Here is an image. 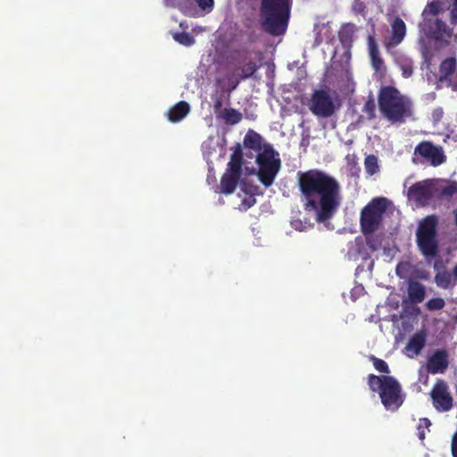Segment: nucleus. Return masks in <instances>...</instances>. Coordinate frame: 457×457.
<instances>
[{
    "instance_id": "nucleus-1",
    "label": "nucleus",
    "mask_w": 457,
    "mask_h": 457,
    "mask_svg": "<svg viewBox=\"0 0 457 457\" xmlns=\"http://www.w3.org/2000/svg\"><path fill=\"white\" fill-rule=\"evenodd\" d=\"M297 185L304 210L313 212L318 223H326L335 216L342 201L341 186L336 178L312 169L297 172Z\"/></svg>"
},
{
    "instance_id": "nucleus-2",
    "label": "nucleus",
    "mask_w": 457,
    "mask_h": 457,
    "mask_svg": "<svg viewBox=\"0 0 457 457\" xmlns=\"http://www.w3.org/2000/svg\"><path fill=\"white\" fill-rule=\"evenodd\" d=\"M378 108L391 123H403L412 114V104L396 87H381L378 96Z\"/></svg>"
},
{
    "instance_id": "nucleus-3",
    "label": "nucleus",
    "mask_w": 457,
    "mask_h": 457,
    "mask_svg": "<svg viewBox=\"0 0 457 457\" xmlns=\"http://www.w3.org/2000/svg\"><path fill=\"white\" fill-rule=\"evenodd\" d=\"M292 0H261L260 17L263 29L272 36L283 35L287 29Z\"/></svg>"
},
{
    "instance_id": "nucleus-4",
    "label": "nucleus",
    "mask_w": 457,
    "mask_h": 457,
    "mask_svg": "<svg viewBox=\"0 0 457 457\" xmlns=\"http://www.w3.org/2000/svg\"><path fill=\"white\" fill-rule=\"evenodd\" d=\"M368 385L372 392H378L381 403L387 410H397L403 403L400 383L391 376H368Z\"/></svg>"
},
{
    "instance_id": "nucleus-5",
    "label": "nucleus",
    "mask_w": 457,
    "mask_h": 457,
    "mask_svg": "<svg viewBox=\"0 0 457 457\" xmlns=\"http://www.w3.org/2000/svg\"><path fill=\"white\" fill-rule=\"evenodd\" d=\"M437 227L438 218L436 215H428L419 223L416 243L419 251L426 260L435 259L439 253Z\"/></svg>"
},
{
    "instance_id": "nucleus-6",
    "label": "nucleus",
    "mask_w": 457,
    "mask_h": 457,
    "mask_svg": "<svg viewBox=\"0 0 457 457\" xmlns=\"http://www.w3.org/2000/svg\"><path fill=\"white\" fill-rule=\"evenodd\" d=\"M388 205L389 200L387 198L378 196L371 199L368 204L362 208L360 217V225L363 235H371L378 229Z\"/></svg>"
},
{
    "instance_id": "nucleus-7",
    "label": "nucleus",
    "mask_w": 457,
    "mask_h": 457,
    "mask_svg": "<svg viewBox=\"0 0 457 457\" xmlns=\"http://www.w3.org/2000/svg\"><path fill=\"white\" fill-rule=\"evenodd\" d=\"M256 162L259 166V180L266 187H270L281 167L278 154L270 145H265L263 150L257 154Z\"/></svg>"
},
{
    "instance_id": "nucleus-8",
    "label": "nucleus",
    "mask_w": 457,
    "mask_h": 457,
    "mask_svg": "<svg viewBox=\"0 0 457 457\" xmlns=\"http://www.w3.org/2000/svg\"><path fill=\"white\" fill-rule=\"evenodd\" d=\"M311 112L318 118H329L339 108L329 89H315L308 102Z\"/></svg>"
},
{
    "instance_id": "nucleus-9",
    "label": "nucleus",
    "mask_w": 457,
    "mask_h": 457,
    "mask_svg": "<svg viewBox=\"0 0 457 457\" xmlns=\"http://www.w3.org/2000/svg\"><path fill=\"white\" fill-rule=\"evenodd\" d=\"M412 162L414 163L426 162L436 167L446 162V156L441 145H436L431 141L424 140L415 146Z\"/></svg>"
},
{
    "instance_id": "nucleus-10",
    "label": "nucleus",
    "mask_w": 457,
    "mask_h": 457,
    "mask_svg": "<svg viewBox=\"0 0 457 457\" xmlns=\"http://www.w3.org/2000/svg\"><path fill=\"white\" fill-rule=\"evenodd\" d=\"M433 405L438 411H448L453 408V397L448 391L447 384L438 380L431 390Z\"/></svg>"
},
{
    "instance_id": "nucleus-11",
    "label": "nucleus",
    "mask_w": 457,
    "mask_h": 457,
    "mask_svg": "<svg viewBox=\"0 0 457 457\" xmlns=\"http://www.w3.org/2000/svg\"><path fill=\"white\" fill-rule=\"evenodd\" d=\"M422 29L427 35L436 40L451 38L453 35V29L449 28L445 21L438 18H435L431 21L422 23Z\"/></svg>"
},
{
    "instance_id": "nucleus-12",
    "label": "nucleus",
    "mask_w": 457,
    "mask_h": 457,
    "mask_svg": "<svg viewBox=\"0 0 457 457\" xmlns=\"http://www.w3.org/2000/svg\"><path fill=\"white\" fill-rule=\"evenodd\" d=\"M449 354L445 349L436 350L428 360L427 370L431 374L444 373L449 365Z\"/></svg>"
},
{
    "instance_id": "nucleus-13",
    "label": "nucleus",
    "mask_w": 457,
    "mask_h": 457,
    "mask_svg": "<svg viewBox=\"0 0 457 457\" xmlns=\"http://www.w3.org/2000/svg\"><path fill=\"white\" fill-rule=\"evenodd\" d=\"M241 175V173L226 170L221 176L220 184L218 187L219 190L217 192L224 195L233 194L237 187Z\"/></svg>"
},
{
    "instance_id": "nucleus-14",
    "label": "nucleus",
    "mask_w": 457,
    "mask_h": 457,
    "mask_svg": "<svg viewBox=\"0 0 457 457\" xmlns=\"http://www.w3.org/2000/svg\"><path fill=\"white\" fill-rule=\"evenodd\" d=\"M426 345V334L424 331L416 332L408 341L405 351L411 357L417 356Z\"/></svg>"
},
{
    "instance_id": "nucleus-15",
    "label": "nucleus",
    "mask_w": 457,
    "mask_h": 457,
    "mask_svg": "<svg viewBox=\"0 0 457 457\" xmlns=\"http://www.w3.org/2000/svg\"><path fill=\"white\" fill-rule=\"evenodd\" d=\"M408 297L413 303H422L426 296V288L417 280L410 279L407 287Z\"/></svg>"
},
{
    "instance_id": "nucleus-16",
    "label": "nucleus",
    "mask_w": 457,
    "mask_h": 457,
    "mask_svg": "<svg viewBox=\"0 0 457 457\" xmlns=\"http://www.w3.org/2000/svg\"><path fill=\"white\" fill-rule=\"evenodd\" d=\"M456 71V59L448 57L445 59L439 66V82H450L452 76Z\"/></svg>"
},
{
    "instance_id": "nucleus-17",
    "label": "nucleus",
    "mask_w": 457,
    "mask_h": 457,
    "mask_svg": "<svg viewBox=\"0 0 457 457\" xmlns=\"http://www.w3.org/2000/svg\"><path fill=\"white\" fill-rule=\"evenodd\" d=\"M392 32H391V41L389 46H398L404 38L406 34V26L404 21L396 17L392 22Z\"/></svg>"
},
{
    "instance_id": "nucleus-18",
    "label": "nucleus",
    "mask_w": 457,
    "mask_h": 457,
    "mask_svg": "<svg viewBox=\"0 0 457 457\" xmlns=\"http://www.w3.org/2000/svg\"><path fill=\"white\" fill-rule=\"evenodd\" d=\"M409 194L416 201H427L432 197V187L430 185L420 182L415 183L409 188Z\"/></svg>"
},
{
    "instance_id": "nucleus-19",
    "label": "nucleus",
    "mask_w": 457,
    "mask_h": 457,
    "mask_svg": "<svg viewBox=\"0 0 457 457\" xmlns=\"http://www.w3.org/2000/svg\"><path fill=\"white\" fill-rule=\"evenodd\" d=\"M189 111L190 106L188 103L180 101L169 110V120L172 122H179L188 114Z\"/></svg>"
},
{
    "instance_id": "nucleus-20",
    "label": "nucleus",
    "mask_w": 457,
    "mask_h": 457,
    "mask_svg": "<svg viewBox=\"0 0 457 457\" xmlns=\"http://www.w3.org/2000/svg\"><path fill=\"white\" fill-rule=\"evenodd\" d=\"M446 11V6L440 4V2L432 1L428 3L422 12V23L431 21L434 16Z\"/></svg>"
},
{
    "instance_id": "nucleus-21",
    "label": "nucleus",
    "mask_w": 457,
    "mask_h": 457,
    "mask_svg": "<svg viewBox=\"0 0 457 457\" xmlns=\"http://www.w3.org/2000/svg\"><path fill=\"white\" fill-rule=\"evenodd\" d=\"M262 136L259 133L250 129L244 137V145L246 148L258 152L259 154L262 150Z\"/></svg>"
},
{
    "instance_id": "nucleus-22",
    "label": "nucleus",
    "mask_w": 457,
    "mask_h": 457,
    "mask_svg": "<svg viewBox=\"0 0 457 457\" xmlns=\"http://www.w3.org/2000/svg\"><path fill=\"white\" fill-rule=\"evenodd\" d=\"M177 7L186 16H201L199 10L196 8V6H195V3L193 2V0H178Z\"/></svg>"
},
{
    "instance_id": "nucleus-23",
    "label": "nucleus",
    "mask_w": 457,
    "mask_h": 457,
    "mask_svg": "<svg viewBox=\"0 0 457 457\" xmlns=\"http://www.w3.org/2000/svg\"><path fill=\"white\" fill-rule=\"evenodd\" d=\"M453 276V273L452 274L448 270L439 271L435 276V282L436 286L440 288H450L454 286Z\"/></svg>"
},
{
    "instance_id": "nucleus-24",
    "label": "nucleus",
    "mask_w": 457,
    "mask_h": 457,
    "mask_svg": "<svg viewBox=\"0 0 457 457\" xmlns=\"http://www.w3.org/2000/svg\"><path fill=\"white\" fill-rule=\"evenodd\" d=\"M220 117L228 125H236L239 123L243 118L242 113L234 108H225Z\"/></svg>"
},
{
    "instance_id": "nucleus-25",
    "label": "nucleus",
    "mask_w": 457,
    "mask_h": 457,
    "mask_svg": "<svg viewBox=\"0 0 457 457\" xmlns=\"http://www.w3.org/2000/svg\"><path fill=\"white\" fill-rule=\"evenodd\" d=\"M364 166L366 173L370 176L374 175L379 170L378 158L374 154H370L365 158Z\"/></svg>"
},
{
    "instance_id": "nucleus-26",
    "label": "nucleus",
    "mask_w": 457,
    "mask_h": 457,
    "mask_svg": "<svg viewBox=\"0 0 457 457\" xmlns=\"http://www.w3.org/2000/svg\"><path fill=\"white\" fill-rule=\"evenodd\" d=\"M176 42L185 46H191L195 44V37L188 32H176L173 34Z\"/></svg>"
},
{
    "instance_id": "nucleus-27",
    "label": "nucleus",
    "mask_w": 457,
    "mask_h": 457,
    "mask_svg": "<svg viewBox=\"0 0 457 457\" xmlns=\"http://www.w3.org/2000/svg\"><path fill=\"white\" fill-rule=\"evenodd\" d=\"M201 15L210 13L213 10L214 0H193Z\"/></svg>"
},
{
    "instance_id": "nucleus-28",
    "label": "nucleus",
    "mask_w": 457,
    "mask_h": 457,
    "mask_svg": "<svg viewBox=\"0 0 457 457\" xmlns=\"http://www.w3.org/2000/svg\"><path fill=\"white\" fill-rule=\"evenodd\" d=\"M362 112L367 115L368 120H373L376 117V103L372 96L365 102Z\"/></svg>"
},
{
    "instance_id": "nucleus-29",
    "label": "nucleus",
    "mask_w": 457,
    "mask_h": 457,
    "mask_svg": "<svg viewBox=\"0 0 457 457\" xmlns=\"http://www.w3.org/2000/svg\"><path fill=\"white\" fill-rule=\"evenodd\" d=\"M258 70V65L253 61H249L243 68L240 79H246L252 77Z\"/></svg>"
},
{
    "instance_id": "nucleus-30",
    "label": "nucleus",
    "mask_w": 457,
    "mask_h": 457,
    "mask_svg": "<svg viewBox=\"0 0 457 457\" xmlns=\"http://www.w3.org/2000/svg\"><path fill=\"white\" fill-rule=\"evenodd\" d=\"M370 360L372 361L374 368L378 372H381V373H384V374H389L390 373L389 367H388L387 363L384 360L377 358V357H375L373 355L370 357Z\"/></svg>"
},
{
    "instance_id": "nucleus-31",
    "label": "nucleus",
    "mask_w": 457,
    "mask_h": 457,
    "mask_svg": "<svg viewBox=\"0 0 457 457\" xmlns=\"http://www.w3.org/2000/svg\"><path fill=\"white\" fill-rule=\"evenodd\" d=\"M445 305V302L441 297H436L428 300L426 303V307L429 311L442 310Z\"/></svg>"
},
{
    "instance_id": "nucleus-32",
    "label": "nucleus",
    "mask_w": 457,
    "mask_h": 457,
    "mask_svg": "<svg viewBox=\"0 0 457 457\" xmlns=\"http://www.w3.org/2000/svg\"><path fill=\"white\" fill-rule=\"evenodd\" d=\"M353 11L356 15H361L365 18L368 13V9L362 0H354L353 3Z\"/></svg>"
},
{
    "instance_id": "nucleus-33",
    "label": "nucleus",
    "mask_w": 457,
    "mask_h": 457,
    "mask_svg": "<svg viewBox=\"0 0 457 457\" xmlns=\"http://www.w3.org/2000/svg\"><path fill=\"white\" fill-rule=\"evenodd\" d=\"M353 35V25L347 24L343 27L342 30L339 33V38L342 43H345L348 40H352Z\"/></svg>"
},
{
    "instance_id": "nucleus-34",
    "label": "nucleus",
    "mask_w": 457,
    "mask_h": 457,
    "mask_svg": "<svg viewBox=\"0 0 457 457\" xmlns=\"http://www.w3.org/2000/svg\"><path fill=\"white\" fill-rule=\"evenodd\" d=\"M243 161L230 156V160L228 163L227 169L228 170L236 171L242 174Z\"/></svg>"
},
{
    "instance_id": "nucleus-35",
    "label": "nucleus",
    "mask_w": 457,
    "mask_h": 457,
    "mask_svg": "<svg viewBox=\"0 0 457 457\" xmlns=\"http://www.w3.org/2000/svg\"><path fill=\"white\" fill-rule=\"evenodd\" d=\"M368 49L370 57H376L379 55L378 46L375 40V37L372 35H370L368 37Z\"/></svg>"
},
{
    "instance_id": "nucleus-36",
    "label": "nucleus",
    "mask_w": 457,
    "mask_h": 457,
    "mask_svg": "<svg viewBox=\"0 0 457 457\" xmlns=\"http://www.w3.org/2000/svg\"><path fill=\"white\" fill-rule=\"evenodd\" d=\"M430 426H431V421L428 418L420 419L419 426H418L420 439H424V437H425V432H424L423 428H428Z\"/></svg>"
},
{
    "instance_id": "nucleus-37",
    "label": "nucleus",
    "mask_w": 457,
    "mask_h": 457,
    "mask_svg": "<svg viewBox=\"0 0 457 457\" xmlns=\"http://www.w3.org/2000/svg\"><path fill=\"white\" fill-rule=\"evenodd\" d=\"M222 105H223V101H222L221 96H215L214 101H213V110H214L215 114L218 117H220V115L222 113V111H223Z\"/></svg>"
},
{
    "instance_id": "nucleus-38",
    "label": "nucleus",
    "mask_w": 457,
    "mask_h": 457,
    "mask_svg": "<svg viewBox=\"0 0 457 457\" xmlns=\"http://www.w3.org/2000/svg\"><path fill=\"white\" fill-rule=\"evenodd\" d=\"M454 194H457V183L456 182H453L442 189V195H444L453 196Z\"/></svg>"
},
{
    "instance_id": "nucleus-39",
    "label": "nucleus",
    "mask_w": 457,
    "mask_h": 457,
    "mask_svg": "<svg viewBox=\"0 0 457 457\" xmlns=\"http://www.w3.org/2000/svg\"><path fill=\"white\" fill-rule=\"evenodd\" d=\"M370 60H371V64H372V67L373 69L376 71H381V69L383 68L384 66V61L383 59L380 57V55H378V56H373V57H370Z\"/></svg>"
},
{
    "instance_id": "nucleus-40",
    "label": "nucleus",
    "mask_w": 457,
    "mask_h": 457,
    "mask_svg": "<svg viewBox=\"0 0 457 457\" xmlns=\"http://www.w3.org/2000/svg\"><path fill=\"white\" fill-rule=\"evenodd\" d=\"M450 21L453 25H457V0H453L450 10Z\"/></svg>"
},
{
    "instance_id": "nucleus-41",
    "label": "nucleus",
    "mask_w": 457,
    "mask_h": 457,
    "mask_svg": "<svg viewBox=\"0 0 457 457\" xmlns=\"http://www.w3.org/2000/svg\"><path fill=\"white\" fill-rule=\"evenodd\" d=\"M402 74L404 78H409L413 73V67L411 63H404L401 65Z\"/></svg>"
},
{
    "instance_id": "nucleus-42",
    "label": "nucleus",
    "mask_w": 457,
    "mask_h": 457,
    "mask_svg": "<svg viewBox=\"0 0 457 457\" xmlns=\"http://www.w3.org/2000/svg\"><path fill=\"white\" fill-rule=\"evenodd\" d=\"M242 190L247 194H250L253 196L255 195L256 191L258 190V187L256 186L248 187L246 183H244Z\"/></svg>"
},
{
    "instance_id": "nucleus-43",
    "label": "nucleus",
    "mask_w": 457,
    "mask_h": 457,
    "mask_svg": "<svg viewBox=\"0 0 457 457\" xmlns=\"http://www.w3.org/2000/svg\"><path fill=\"white\" fill-rule=\"evenodd\" d=\"M255 202H256L255 198L251 196L249 198H245L244 200H242V205L246 210V209H249L250 207H252L255 204Z\"/></svg>"
},
{
    "instance_id": "nucleus-44",
    "label": "nucleus",
    "mask_w": 457,
    "mask_h": 457,
    "mask_svg": "<svg viewBox=\"0 0 457 457\" xmlns=\"http://www.w3.org/2000/svg\"><path fill=\"white\" fill-rule=\"evenodd\" d=\"M231 156L243 161V153H242V148H241V145L240 144L237 145V146H236L234 152L232 153Z\"/></svg>"
},
{
    "instance_id": "nucleus-45",
    "label": "nucleus",
    "mask_w": 457,
    "mask_h": 457,
    "mask_svg": "<svg viewBox=\"0 0 457 457\" xmlns=\"http://www.w3.org/2000/svg\"><path fill=\"white\" fill-rule=\"evenodd\" d=\"M452 454L453 457H457V434L453 436L452 440Z\"/></svg>"
},
{
    "instance_id": "nucleus-46",
    "label": "nucleus",
    "mask_w": 457,
    "mask_h": 457,
    "mask_svg": "<svg viewBox=\"0 0 457 457\" xmlns=\"http://www.w3.org/2000/svg\"><path fill=\"white\" fill-rule=\"evenodd\" d=\"M367 245H369L370 249H371L372 251H375L378 249V246L375 243L374 238H367Z\"/></svg>"
},
{
    "instance_id": "nucleus-47",
    "label": "nucleus",
    "mask_w": 457,
    "mask_h": 457,
    "mask_svg": "<svg viewBox=\"0 0 457 457\" xmlns=\"http://www.w3.org/2000/svg\"><path fill=\"white\" fill-rule=\"evenodd\" d=\"M241 79H237L235 82L230 81L228 91L232 92L237 88Z\"/></svg>"
},
{
    "instance_id": "nucleus-48",
    "label": "nucleus",
    "mask_w": 457,
    "mask_h": 457,
    "mask_svg": "<svg viewBox=\"0 0 457 457\" xmlns=\"http://www.w3.org/2000/svg\"><path fill=\"white\" fill-rule=\"evenodd\" d=\"M436 2H440L441 4L446 6V11L451 10L452 4H450L449 0H435Z\"/></svg>"
},
{
    "instance_id": "nucleus-49",
    "label": "nucleus",
    "mask_w": 457,
    "mask_h": 457,
    "mask_svg": "<svg viewBox=\"0 0 457 457\" xmlns=\"http://www.w3.org/2000/svg\"><path fill=\"white\" fill-rule=\"evenodd\" d=\"M453 213L454 215V221H455V225L457 227V208L455 210H453Z\"/></svg>"
},
{
    "instance_id": "nucleus-50",
    "label": "nucleus",
    "mask_w": 457,
    "mask_h": 457,
    "mask_svg": "<svg viewBox=\"0 0 457 457\" xmlns=\"http://www.w3.org/2000/svg\"><path fill=\"white\" fill-rule=\"evenodd\" d=\"M453 276L457 279V264L453 268Z\"/></svg>"
}]
</instances>
